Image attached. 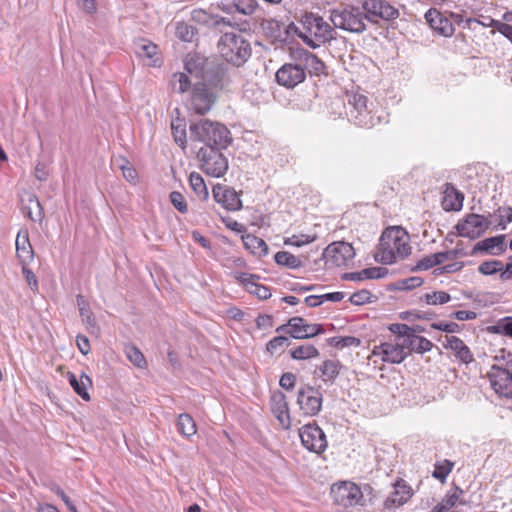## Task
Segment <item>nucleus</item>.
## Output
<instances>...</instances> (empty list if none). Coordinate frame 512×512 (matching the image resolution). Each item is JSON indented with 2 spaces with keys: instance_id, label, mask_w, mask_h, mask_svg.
Segmentation results:
<instances>
[{
  "instance_id": "16",
  "label": "nucleus",
  "mask_w": 512,
  "mask_h": 512,
  "mask_svg": "<svg viewBox=\"0 0 512 512\" xmlns=\"http://www.w3.org/2000/svg\"><path fill=\"white\" fill-rule=\"evenodd\" d=\"M322 393L310 385H305L298 390L297 404L306 416H316L322 409Z\"/></svg>"
},
{
  "instance_id": "45",
  "label": "nucleus",
  "mask_w": 512,
  "mask_h": 512,
  "mask_svg": "<svg viewBox=\"0 0 512 512\" xmlns=\"http://www.w3.org/2000/svg\"><path fill=\"white\" fill-rule=\"evenodd\" d=\"M454 463L449 460L437 462L434 466L432 476L440 481H445L449 473L452 471Z\"/></svg>"
},
{
  "instance_id": "50",
  "label": "nucleus",
  "mask_w": 512,
  "mask_h": 512,
  "mask_svg": "<svg viewBox=\"0 0 512 512\" xmlns=\"http://www.w3.org/2000/svg\"><path fill=\"white\" fill-rule=\"evenodd\" d=\"M80 316H81L83 323L86 325V328L89 331V333L96 334L99 332V327L97 325V321H96L95 316H94L93 312L91 311V309L85 310L82 308Z\"/></svg>"
},
{
  "instance_id": "49",
  "label": "nucleus",
  "mask_w": 512,
  "mask_h": 512,
  "mask_svg": "<svg viewBox=\"0 0 512 512\" xmlns=\"http://www.w3.org/2000/svg\"><path fill=\"white\" fill-rule=\"evenodd\" d=\"M502 268L503 264L500 260H487L479 265L478 271L482 275H494L497 272H501Z\"/></svg>"
},
{
  "instance_id": "12",
  "label": "nucleus",
  "mask_w": 512,
  "mask_h": 512,
  "mask_svg": "<svg viewBox=\"0 0 512 512\" xmlns=\"http://www.w3.org/2000/svg\"><path fill=\"white\" fill-rule=\"evenodd\" d=\"M278 333L289 334L294 339H308L325 332L322 324H308L302 317H292L287 324L276 329Z\"/></svg>"
},
{
  "instance_id": "18",
  "label": "nucleus",
  "mask_w": 512,
  "mask_h": 512,
  "mask_svg": "<svg viewBox=\"0 0 512 512\" xmlns=\"http://www.w3.org/2000/svg\"><path fill=\"white\" fill-rule=\"evenodd\" d=\"M290 60L282 65L275 75L277 83L286 88H294L306 78L302 65L294 59Z\"/></svg>"
},
{
  "instance_id": "1",
  "label": "nucleus",
  "mask_w": 512,
  "mask_h": 512,
  "mask_svg": "<svg viewBox=\"0 0 512 512\" xmlns=\"http://www.w3.org/2000/svg\"><path fill=\"white\" fill-rule=\"evenodd\" d=\"M409 242L410 236L403 228L389 227L385 229L374 254L375 261L383 265H390L398 259H404L411 254Z\"/></svg>"
},
{
  "instance_id": "36",
  "label": "nucleus",
  "mask_w": 512,
  "mask_h": 512,
  "mask_svg": "<svg viewBox=\"0 0 512 512\" xmlns=\"http://www.w3.org/2000/svg\"><path fill=\"white\" fill-rule=\"evenodd\" d=\"M275 262L280 266L289 269H298L305 265V262L299 256H295L287 251H279L274 255Z\"/></svg>"
},
{
  "instance_id": "61",
  "label": "nucleus",
  "mask_w": 512,
  "mask_h": 512,
  "mask_svg": "<svg viewBox=\"0 0 512 512\" xmlns=\"http://www.w3.org/2000/svg\"><path fill=\"white\" fill-rule=\"evenodd\" d=\"M22 265V274L28 284V286L30 287V289L33 291V292H38V289H39V284H38V280H37V277L35 276L34 272L28 268V263H21Z\"/></svg>"
},
{
  "instance_id": "25",
  "label": "nucleus",
  "mask_w": 512,
  "mask_h": 512,
  "mask_svg": "<svg viewBox=\"0 0 512 512\" xmlns=\"http://www.w3.org/2000/svg\"><path fill=\"white\" fill-rule=\"evenodd\" d=\"M442 345L445 349H450L454 357L463 364L468 365L475 360L470 348L459 337L446 335Z\"/></svg>"
},
{
  "instance_id": "63",
  "label": "nucleus",
  "mask_w": 512,
  "mask_h": 512,
  "mask_svg": "<svg viewBox=\"0 0 512 512\" xmlns=\"http://www.w3.org/2000/svg\"><path fill=\"white\" fill-rule=\"evenodd\" d=\"M389 331L398 336L400 340L402 337L409 336L410 331L412 330L410 326L404 323H393L388 327Z\"/></svg>"
},
{
  "instance_id": "39",
  "label": "nucleus",
  "mask_w": 512,
  "mask_h": 512,
  "mask_svg": "<svg viewBox=\"0 0 512 512\" xmlns=\"http://www.w3.org/2000/svg\"><path fill=\"white\" fill-rule=\"evenodd\" d=\"M342 365L338 360H325L320 367L324 381L333 383L340 373Z\"/></svg>"
},
{
  "instance_id": "46",
  "label": "nucleus",
  "mask_w": 512,
  "mask_h": 512,
  "mask_svg": "<svg viewBox=\"0 0 512 512\" xmlns=\"http://www.w3.org/2000/svg\"><path fill=\"white\" fill-rule=\"evenodd\" d=\"M421 299H424L428 305H438L449 302L451 300V296L445 291H436L426 293Z\"/></svg>"
},
{
  "instance_id": "56",
  "label": "nucleus",
  "mask_w": 512,
  "mask_h": 512,
  "mask_svg": "<svg viewBox=\"0 0 512 512\" xmlns=\"http://www.w3.org/2000/svg\"><path fill=\"white\" fill-rule=\"evenodd\" d=\"M170 201L172 205L177 209L180 213L185 214L188 211V206L184 195L178 191H172L170 193Z\"/></svg>"
},
{
  "instance_id": "23",
  "label": "nucleus",
  "mask_w": 512,
  "mask_h": 512,
  "mask_svg": "<svg viewBox=\"0 0 512 512\" xmlns=\"http://www.w3.org/2000/svg\"><path fill=\"white\" fill-rule=\"evenodd\" d=\"M413 496L411 486L403 479H398L393 484V491L384 501L386 509H396L404 505Z\"/></svg>"
},
{
  "instance_id": "15",
  "label": "nucleus",
  "mask_w": 512,
  "mask_h": 512,
  "mask_svg": "<svg viewBox=\"0 0 512 512\" xmlns=\"http://www.w3.org/2000/svg\"><path fill=\"white\" fill-rule=\"evenodd\" d=\"M323 257L327 265L342 267L355 257V250L350 243L337 241L324 249Z\"/></svg>"
},
{
  "instance_id": "33",
  "label": "nucleus",
  "mask_w": 512,
  "mask_h": 512,
  "mask_svg": "<svg viewBox=\"0 0 512 512\" xmlns=\"http://www.w3.org/2000/svg\"><path fill=\"white\" fill-rule=\"evenodd\" d=\"M67 379L70 386L73 388L77 395H79L85 401L90 400V395L87 391V388L92 386V380L87 374L81 373L80 377L78 378L74 373L68 372Z\"/></svg>"
},
{
  "instance_id": "40",
  "label": "nucleus",
  "mask_w": 512,
  "mask_h": 512,
  "mask_svg": "<svg viewBox=\"0 0 512 512\" xmlns=\"http://www.w3.org/2000/svg\"><path fill=\"white\" fill-rule=\"evenodd\" d=\"M189 183L192 190L199 197V199L205 200L208 198L209 193L207 186L199 173L192 172L189 176Z\"/></svg>"
},
{
  "instance_id": "44",
  "label": "nucleus",
  "mask_w": 512,
  "mask_h": 512,
  "mask_svg": "<svg viewBox=\"0 0 512 512\" xmlns=\"http://www.w3.org/2000/svg\"><path fill=\"white\" fill-rule=\"evenodd\" d=\"M328 344L337 349H343L345 347H357L360 345V339L354 336H335L327 340Z\"/></svg>"
},
{
  "instance_id": "6",
  "label": "nucleus",
  "mask_w": 512,
  "mask_h": 512,
  "mask_svg": "<svg viewBox=\"0 0 512 512\" xmlns=\"http://www.w3.org/2000/svg\"><path fill=\"white\" fill-rule=\"evenodd\" d=\"M330 21L334 29L362 34L366 31L367 17L362 6L345 5L331 10Z\"/></svg>"
},
{
  "instance_id": "8",
  "label": "nucleus",
  "mask_w": 512,
  "mask_h": 512,
  "mask_svg": "<svg viewBox=\"0 0 512 512\" xmlns=\"http://www.w3.org/2000/svg\"><path fill=\"white\" fill-rule=\"evenodd\" d=\"M218 93L209 88L206 83L196 82L187 99V108L190 112L203 116L215 105Z\"/></svg>"
},
{
  "instance_id": "4",
  "label": "nucleus",
  "mask_w": 512,
  "mask_h": 512,
  "mask_svg": "<svg viewBox=\"0 0 512 512\" xmlns=\"http://www.w3.org/2000/svg\"><path fill=\"white\" fill-rule=\"evenodd\" d=\"M217 48L225 64L235 68L242 67L252 55L250 42L244 36L233 32L221 35Z\"/></svg>"
},
{
  "instance_id": "5",
  "label": "nucleus",
  "mask_w": 512,
  "mask_h": 512,
  "mask_svg": "<svg viewBox=\"0 0 512 512\" xmlns=\"http://www.w3.org/2000/svg\"><path fill=\"white\" fill-rule=\"evenodd\" d=\"M490 387L500 398H512V356H505V349L494 357V363L487 372Z\"/></svg>"
},
{
  "instance_id": "26",
  "label": "nucleus",
  "mask_w": 512,
  "mask_h": 512,
  "mask_svg": "<svg viewBox=\"0 0 512 512\" xmlns=\"http://www.w3.org/2000/svg\"><path fill=\"white\" fill-rule=\"evenodd\" d=\"M235 278L244 286L247 292L256 295L259 299L266 300L271 297L270 288L257 282L260 279L258 275L238 273Z\"/></svg>"
},
{
  "instance_id": "60",
  "label": "nucleus",
  "mask_w": 512,
  "mask_h": 512,
  "mask_svg": "<svg viewBox=\"0 0 512 512\" xmlns=\"http://www.w3.org/2000/svg\"><path fill=\"white\" fill-rule=\"evenodd\" d=\"M288 338L283 335L276 336L272 338L266 345V349L271 354L282 350L285 346L288 345Z\"/></svg>"
},
{
  "instance_id": "47",
  "label": "nucleus",
  "mask_w": 512,
  "mask_h": 512,
  "mask_svg": "<svg viewBox=\"0 0 512 512\" xmlns=\"http://www.w3.org/2000/svg\"><path fill=\"white\" fill-rule=\"evenodd\" d=\"M441 260L438 257V254L434 253L432 255H427L419 260L416 265L411 269L412 271H423L428 270L434 266L440 265Z\"/></svg>"
},
{
  "instance_id": "54",
  "label": "nucleus",
  "mask_w": 512,
  "mask_h": 512,
  "mask_svg": "<svg viewBox=\"0 0 512 512\" xmlns=\"http://www.w3.org/2000/svg\"><path fill=\"white\" fill-rule=\"evenodd\" d=\"M372 297H373V295L369 290L362 289V290H359V291L353 293L350 296L349 301L354 305L360 306V305H364L367 303H371Z\"/></svg>"
},
{
  "instance_id": "3",
  "label": "nucleus",
  "mask_w": 512,
  "mask_h": 512,
  "mask_svg": "<svg viewBox=\"0 0 512 512\" xmlns=\"http://www.w3.org/2000/svg\"><path fill=\"white\" fill-rule=\"evenodd\" d=\"M190 138L205 144L203 148L226 149L232 142L228 128L209 119H201L190 124Z\"/></svg>"
},
{
  "instance_id": "21",
  "label": "nucleus",
  "mask_w": 512,
  "mask_h": 512,
  "mask_svg": "<svg viewBox=\"0 0 512 512\" xmlns=\"http://www.w3.org/2000/svg\"><path fill=\"white\" fill-rule=\"evenodd\" d=\"M215 201L228 211H239L242 201L239 193L232 187L217 184L212 189Z\"/></svg>"
},
{
  "instance_id": "34",
  "label": "nucleus",
  "mask_w": 512,
  "mask_h": 512,
  "mask_svg": "<svg viewBox=\"0 0 512 512\" xmlns=\"http://www.w3.org/2000/svg\"><path fill=\"white\" fill-rule=\"evenodd\" d=\"M387 269L382 267H370L365 268L359 272L346 273L344 275L345 280L350 281H361L365 279H379L383 278L387 274Z\"/></svg>"
},
{
  "instance_id": "62",
  "label": "nucleus",
  "mask_w": 512,
  "mask_h": 512,
  "mask_svg": "<svg viewBox=\"0 0 512 512\" xmlns=\"http://www.w3.org/2000/svg\"><path fill=\"white\" fill-rule=\"evenodd\" d=\"M431 328L435 330L444 331L447 333H458L461 330L460 325L455 322L432 323Z\"/></svg>"
},
{
  "instance_id": "41",
  "label": "nucleus",
  "mask_w": 512,
  "mask_h": 512,
  "mask_svg": "<svg viewBox=\"0 0 512 512\" xmlns=\"http://www.w3.org/2000/svg\"><path fill=\"white\" fill-rule=\"evenodd\" d=\"M290 355L295 360H305L317 357L319 355V351L314 345L305 344L291 350Z\"/></svg>"
},
{
  "instance_id": "58",
  "label": "nucleus",
  "mask_w": 512,
  "mask_h": 512,
  "mask_svg": "<svg viewBox=\"0 0 512 512\" xmlns=\"http://www.w3.org/2000/svg\"><path fill=\"white\" fill-rule=\"evenodd\" d=\"M493 328L496 333L512 338V316L500 319Z\"/></svg>"
},
{
  "instance_id": "27",
  "label": "nucleus",
  "mask_w": 512,
  "mask_h": 512,
  "mask_svg": "<svg viewBox=\"0 0 512 512\" xmlns=\"http://www.w3.org/2000/svg\"><path fill=\"white\" fill-rule=\"evenodd\" d=\"M425 19L430 27L442 36L450 37L454 33L452 22L436 9H429L425 14Z\"/></svg>"
},
{
  "instance_id": "19",
  "label": "nucleus",
  "mask_w": 512,
  "mask_h": 512,
  "mask_svg": "<svg viewBox=\"0 0 512 512\" xmlns=\"http://www.w3.org/2000/svg\"><path fill=\"white\" fill-rule=\"evenodd\" d=\"M290 59H294L300 63L305 74L308 72L311 75L319 76L324 73V62L315 54L302 47L291 49Z\"/></svg>"
},
{
  "instance_id": "13",
  "label": "nucleus",
  "mask_w": 512,
  "mask_h": 512,
  "mask_svg": "<svg viewBox=\"0 0 512 512\" xmlns=\"http://www.w3.org/2000/svg\"><path fill=\"white\" fill-rule=\"evenodd\" d=\"M362 8L367 21L373 24L378 23L379 19L392 21L399 17V10L386 0H364Z\"/></svg>"
},
{
  "instance_id": "22",
  "label": "nucleus",
  "mask_w": 512,
  "mask_h": 512,
  "mask_svg": "<svg viewBox=\"0 0 512 512\" xmlns=\"http://www.w3.org/2000/svg\"><path fill=\"white\" fill-rule=\"evenodd\" d=\"M372 355L380 356L383 362L399 364L407 358L408 352L402 349L400 343L384 342L374 346Z\"/></svg>"
},
{
  "instance_id": "17",
  "label": "nucleus",
  "mask_w": 512,
  "mask_h": 512,
  "mask_svg": "<svg viewBox=\"0 0 512 512\" xmlns=\"http://www.w3.org/2000/svg\"><path fill=\"white\" fill-rule=\"evenodd\" d=\"M492 224L493 222L485 216L471 213L462 222L457 224L456 229L460 236L476 239L489 229Z\"/></svg>"
},
{
  "instance_id": "9",
  "label": "nucleus",
  "mask_w": 512,
  "mask_h": 512,
  "mask_svg": "<svg viewBox=\"0 0 512 512\" xmlns=\"http://www.w3.org/2000/svg\"><path fill=\"white\" fill-rule=\"evenodd\" d=\"M236 72L230 69L227 64L221 62L216 57H211V63H208V68L202 81L206 83L209 88H212L218 93L220 90L227 89L232 83L233 76Z\"/></svg>"
},
{
  "instance_id": "59",
  "label": "nucleus",
  "mask_w": 512,
  "mask_h": 512,
  "mask_svg": "<svg viewBox=\"0 0 512 512\" xmlns=\"http://www.w3.org/2000/svg\"><path fill=\"white\" fill-rule=\"evenodd\" d=\"M438 257L441 260V264L447 260H454L459 256H466L467 253L460 243H457L456 247L449 251L438 252Z\"/></svg>"
},
{
  "instance_id": "37",
  "label": "nucleus",
  "mask_w": 512,
  "mask_h": 512,
  "mask_svg": "<svg viewBox=\"0 0 512 512\" xmlns=\"http://www.w3.org/2000/svg\"><path fill=\"white\" fill-rule=\"evenodd\" d=\"M243 243L248 250L259 257L266 256L269 252L266 242L257 236L247 235L243 237Z\"/></svg>"
},
{
  "instance_id": "24",
  "label": "nucleus",
  "mask_w": 512,
  "mask_h": 512,
  "mask_svg": "<svg viewBox=\"0 0 512 512\" xmlns=\"http://www.w3.org/2000/svg\"><path fill=\"white\" fill-rule=\"evenodd\" d=\"M505 239V235H497L479 241L474 245L470 255L475 256L477 254H489L499 256L507 249Z\"/></svg>"
},
{
  "instance_id": "51",
  "label": "nucleus",
  "mask_w": 512,
  "mask_h": 512,
  "mask_svg": "<svg viewBox=\"0 0 512 512\" xmlns=\"http://www.w3.org/2000/svg\"><path fill=\"white\" fill-rule=\"evenodd\" d=\"M494 216L497 217V227L505 229L506 225L512 222V208L509 206L499 207Z\"/></svg>"
},
{
  "instance_id": "55",
  "label": "nucleus",
  "mask_w": 512,
  "mask_h": 512,
  "mask_svg": "<svg viewBox=\"0 0 512 512\" xmlns=\"http://www.w3.org/2000/svg\"><path fill=\"white\" fill-rule=\"evenodd\" d=\"M315 238V236H310L307 234L292 235L291 237H287L284 239V244L300 247L305 244L313 242Z\"/></svg>"
},
{
  "instance_id": "38",
  "label": "nucleus",
  "mask_w": 512,
  "mask_h": 512,
  "mask_svg": "<svg viewBox=\"0 0 512 512\" xmlns=\"http://www.w3.org/2000/svg\"><path fill=\"white\" fill-rule=\"evenodd\" d=\"M176 427L177 431L186 438H190L197 431L194 419L187 413H182L178 416Z\"/></svg>"
},
{
  "instance_id": "64",
  "label": "nucleus",
  "mask_w": 512,
  "mask_h": 512,
  "mask_svg": "<svg viewBox=\"0 0 512 512\" xmlns=\"http://www.w3.org/2000/svg\"><path fill=\"white\" fill-rule=\"evenodd\" d=\"M490 21L494 24V27L498 32L512 41V25L500 21H495L493 19H490Z\"/></svg>"
},
{
  "instance_id": "2",
  "label": "nucleus",
  "mask_w": 512,
  "mask_h": 512,
  "mask_svg": "<svg viewBox=\"0 0 512 512\" xmlns=\"http://www.w3.org/2000/svg\"><path fill=\"white\" fill-rule=\"evenodd\" d=\"M300 26L290 25L297 36L309 47L315 49L322 44L335 40L337 32L321 16L312 12H305L299 20Z\"/></svg>"
},
{
  "instance_id": "42",
  "label": "nucleus",
  "mask_w": 512,
  "mask_h": 512,
  "mask_svg": "<svg viewBox=\"0 0 512 512\" xmlns=\"http://www.w3.org/2000/svg\"><path fill=\"white\" fill-rule=\"evenodd\" d=\"M158 47L147 40H140L135 43V52L141 58L152 59L157 53Z\"/></svg>"
},
{
  "instance_id": "52",
  "label": "nucleus",
  "mask_w": 512,
  "mask_h": 512,
  "mask_svg": "<svg viewBox=\"0 0 512 512\" xmlns=\"http://www.w3.org/2000/svg\"><path fill=\"white\" fill-rule=\"evenodd\" d=\"M236 11L243 15H252L258 4L256 0H234Z\"/></svg>"
},
{
  "instance_id": "30",
  "label": "nucleus",
  "mask_w": 512,
  "mask_h": 512,
  "mask_svg": "<svg viewBox=\"0 0 512 512\" xmlns=\"http://www.w3.org/2000/svg\"><path fill=\"white\" fill-rule=\"evenodd\" d=\"M464 195L451 183H445L443 189V208L446 211H458L463 206Z\"/></svg>"
},
{
  "instance_id": "35",
  "label": "nucleus",
  "mask_w": 512,
  "mask_h": 512,
  "mask_svg": "<svg viewBox=\"0 0 512 512\" xmlns=\"http://www.w3.org/2000/svg\"><path fill=\"white\" fill-rule=\"evenodd\" d=\"M171 130L174 141L183 150L187 146L186 121L184 118L176 117L171 122Z\"/></svg>"
},
{
  "instance_id": "7",
  "label": "nucleus",
  "mask_w": 512,
  "mask_h": 512,
  "mask_svg": "<svg viewBox=\"0 0 512 512\" xmlns=\"http://www.w3.org/2000/svg\"><path fill=\"white\" fill-rule=\"evenodd\" d=\"M347 115L356 126L372 128L380 122V116H376L368 107V98L359 93H347Z\"/></svg>"
},
{
  "instance_id": "28",
  "label": "nucleus",
  "mask_w": 512,
  "mask_h": 512,
  "mask_svg": "<svg viewBox=\"0 0 512 512\" xmlns=\"http://www.w3.org/2000/svg\"><path fill=\"white\" fill-rule=\"evenodd\" d=\"M208 63H211V57H205L199 53H189L184 60V69L191 76L202 80L207 71Z\"/></svg>"
},
{
  "instance_id": "20",
  "label": "nucleus",
  "mask_w": 512,
  "mask_h": 512,
  "mask_svg": "<svg viewBox=\"0 0 512 512\" xmlns=\"http://www.w3.org/2000/svg\"><path fill=\"white\" fill-rule=\"evenodd\" d=\"M471 495L468 492L455 487L447 492L442 501L431 512H448L455 507L472 508Z\"/></svg>"
},
{
  "instance_id": "10",
  "label": "nucleus",
  "mask_w": 512,
  "mask_h": 512,
  "mask_svg": "<svg viewBox=\"0 0 512 512\" xmlns=\"http://www.w3.org/2000/svg\"><path fill=\"white\" fill-rule=\"evenodd\" d=\"M222 149L200 148L197 159L200 169L208 176L222 177L228 170V160L221 152Z\"/></svg>"
},
{
  "instance_id": "43",
  "label": "nucleus",
  "mask_w": 512,
  "mask_h": 512,
  "mask_svg": "<svg viewBox=\"0 0 512 512\" xmlns=\"http://www.w3.org/2000/svg\"><path fill=\"white\" fill-rule=\"evenodd\" d=\"M125 354L128 360L138 368H146L147 361L143 353L134 345H128L125 348Z\"/></svg>"
},
{
  "instance_id": "14",
  "label": "nucleus",
  "mask_w": 512,
  "mask_h": 512,
  "mask_svg": "<svg viewBox=\"0 0 512 512\" xmlns=\"http://www.w3.org/2000/svg\"><path fill=\"white\" fill-rule=\"evenodd\" d=\"M302 445L309 451L321 454L327 448V439L324 431L316 424L309 423L299 430Z\"/></svg>"
},
{
  "instance_id": "57",
  "label": "nucleus",
  "mask_w": 512,
  "mask_h": 512,
  "mask_svg": "<svg viewBox=\"0 0 512 512\" xmlns=\"http://www.w3.org/2000/svg\"><path fill=\"white\" fill-rule=\"evenodd\" d=\"M194 28L187 23L181 22L177 24L176 34L179 39L185 42H191L194 37Z\"/></svg>"
},
{
  "instance_id": "48",
  "label": "nucleus",
  "mask_w": 512,
  "mask_h": 512,
  "mask_svg": "<svg viewBox=\"0 0 512 512\" xmlns=\"http://www.w3.org/2000/svg\"><path fill=\"white\" fill-rule=\"evenodd\" d=\"M410 345H412V351L419 354L428 352L433 347V344L430 340L418 335H413L412 342H410Z\"/></svg>"
},
{
  "instance_id": "29",
  "label": "nucleus",
  "mask_w": 512,
  "mask_h": 512,
  "mask_svg": "<svg viewBox=\"0 0 512 512\" xmlns=\"http://www.w3.org/2000/svg\"><path fill=\"white\" fill-rule=\"evenodd\" d=\"M271 409L283 428L291 425L288 403L283 392L277 391L271 396Z\"/></svg>"
},
{
  "instance_id": "31",
  "label": "nucleus",
  "mask_w": 512,
  "mask_h": 512,
  "mask_svg": "<svg viewBox=\"0 0 512 512\" xmlns=\"http://www.w3.org/2000/svg\"><path fill=\"white\" fill-rule=\"evenodd\" d=\"M16 254L20 263H29L33 260L34 252L29 241L28 231H19L16 237Z\"/></svg>"
},
{
  "instance_id": "53",
  "label": "nucleus",
  "mask_w": 512,
  "mask_h": 512,
  "mask_svg": "<svg viewBox=\"0 0 512 512\" xmlns=\"http://www.w3.org/2000/svg\"><path fill=\"white\" fill-rule=\"evenodd\" d=\"M191 86L189 77L185 73H176L173 76V87L179 93L188 91Z\"/></svg>"
},
{
  "instance_id": "11",
  "label": "nucleus",
  "mask_w": 512,
  "mask_h": 512,
  "mask_svg": "<svg viewBox=\"0 0 512 512\" xmlns=\"http://www.w3.org/2000/svg\"><path fill=\"white\" fill-rule=\"evenodd\" d=\"M331 496L337 505L345 508L360 504L363 506V492L351 481H342L331 486Z\"/></svg>"
},
{
  "instance_id": "32",
  "label": "nucleus",
  "mask_w": 512,
  "mask_h": 512,
  "mask_svg": "<svg viewBox=\"0 0 512 512\" xmlns=\"http://www.w3.org/2000/svg\"><path fill=\"white\" fill-rule=\"evenodd\" d=\"M22 210L27 217L35 222H41L44 217L42 205L37 196L32 193H28L26 199H22Z\"/></svg>"
}]
</instances>
